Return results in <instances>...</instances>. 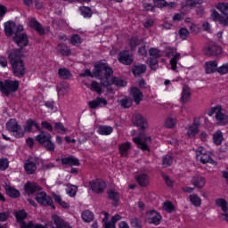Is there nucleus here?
<instances>
[{
	"mask_svg": "<svg viewBox=\"0 0 228 228\" xmlns=\"http://www.w3.org/2000/svg\"><path fill=\"white\" fill-rule=\"evenodd\" d=\"M132 122L136 127H139V136L134 137L133 142L136 143L138 149H142V151H149V145H151V142L152 139L151 136H145L143 131L149 127V123H147V119L143 118L141 114H134L132 118Z\"/></svg>",
	"mask_w": 228,
	"mask_h": 228,
	"instance_id": "f257e3e1",
	"label": "nucleus"
},
{
	"mask_svg": "<svg viewBox=\"0 0 228 228\" xmlns=\"http://www.w3.org/2000/svg\"><path fill=\"white\" fill-rule=\"evenodd\" d=\"M93 74L94 77L101 79L102 86H110L111 85L110 78L113 76V69L108 63L102 61L98 62L94 65Z\"/></svg>",
	"mask_w": 228,
	"mask_h": 228,
	"instance_id": "f03ea898",
	"label": "nucleus"
},
{
	"mask_svg": "<svg viewBox=\"0 0 228 228\" xmlns=\"http://www.w3.org/2000/svg\"><path fill=\"white\" fill-rule=\"evenodd\" d=\"M22 52L19 49H14L8 53V59L12 68V73L16 77H22L26 74L24 62H22Z\"/></svg>",
	"mask_w": 228,
	"mask_h": 228,
	"instance_id": "7ed1b4c3",
	"label": "nucleus"
},
{
	"mask_svg": "<svg viewBox=\"0 0 228 228\" xmlns=\"http://www.w3.org/2000/svg\"><path fill=\"white\" fill-rule=\"evenodd\" d=\"M52 140L53 135L45 131H41V133L36 136V142H38L40 145H43L49 152H53L55 149L54 142H53Z\"/></svg>",
	"mask_w": 228,
	"mask_h": 228,
	"instance_id": "20e7f679",
	"label": "nucleus"
},
{
	"mask_svg": "<svg viewBox=\"0 0 228 228\" xmlns=\"http://www.w3.org/2000/svg\"><path fill=\"white\" fill-rule=\"evenodd\" d=\"M18 90L19 82L17 80L5 79L4 81H0V92L4 94L6 97H8L10 94H15Z\"/></svg>",
	"mask_w": 228,
	"mask_h": 228,
	"instance_id": "39448f33",
	"label": "nucleus"
},
{
	"mask_svg": "<svg viewBox=\"0 0 228 228\" xmlns=\"http://www.w3.org/2000/svg\"><path fill=\"white\" fill-rule=\"evenodd\" d=\"M6 129L9 133H13V136L16 138L24 137V129H22V126L19 125V121H17V119L11 118L6 123Z\"/></svg>",
	"mask_w": 228,
	"mask_h": 228,
	"instance_id": "423d86ee",
	"label": "nucleus"
},
{
	"mask_svg": "<svg viewBox=\"0 0 228 228\" xmlns=\"http://www.w3.org/2000/svg\"><path fill=\"white\" fill-rule=\"evenodd\" d=\"M89 186L94 193L100 195V193H104V190H106V182L101 179L92 180L89 182Z\"/></svg>",
	"mask_w": 228,
	"mask_h": 228,
	"instance_id": "0eeeda50",
	"label": "nucleus"
},
{
	"mask_svg": "<svg viewBox=\"0 0 228 228\" xmlns=\"http://www.w3.org/2000/svg\"><path fill=\"white\" fill-rule=\"evenodd\" d=\"M204 53L207 56H219V54H222V47L214 42H210L205 46Z\"/></svg>",
	"mask_w": 228,
	"mask_h": 228,
	"instance_id": "6e6552de",
	"label": "nucleus"
},
{
	"mask_svg": "<svg viewBox=\"0 0 228 228\" xmlns=\"http://www.w3.org/2000/svg\"><path fill=\"white\" fill-rule=\"evenodd\" d=\"M37 165H38V158L37 157H30L26 160L24 168L28 175L37 172Z\"/></svg>",
	"mask_w": 228,
	"mask_h": 228,
	"instance_id": "1a4fd4ad",
	"label": "nucleus"
},
{
	"mask_svg": "<svg viewBox=\"0 0 228 228\" xmlns=\"http://www.w3.org/2000/svg\"><path fill=\"white\" fill-rule=\"evenodd\" d=\"M36 200L38 202V204H41V206H51L53 209H55V207L53 204V198L47 195V193L45 191L37 193L36 196Z\"/></svg>",
	"mask_w": 228,
	"mask_h": 228,
	"instance_id": "9d476101",
	"label": "nucleus"
},
{
	"mask_svg": "<svg viewBox=\"0 0 228 228\" xmlns=\"http://www.w3.org/2000/svg\"><path fill=\"white\" fill-rule=\"evenodd\" d=\"M118 60L123 65H131L134 61L133 53L129 50L122 51L118 53Z\"/></svg>",
	"mask_w": 228,
	"mask_h": 228,
	"instance_id": "9b49d317",
	"label": "nucleus"
},
{
	"mask_svg": "<svg viewBox=\"0 0 228 228\" xmlns=\"http://www.w3.org/2000/svg\"><path fill=\"white\" fill-rule=\"evenodd\" d=\"M13 41L15 44H17L18 47H26L29 44V39L28 38V34L21 33V34H16L13 37Z\"/></svg>",
	"mask_w": 228,
	"mask_h": 228,
	"instance_id": "f8f14e48",
	"label": "nucleus"
},
{
	"mask_svg": "<svg viewBox=\"0 0 228 228\" xmlns=\"http://www.w3.org/2000/svg\"><path fill=\"white\" fill-rule=\"evenodd\" d=\"M41 190L42 187L35 182H27L24 185V191L27 195H33V193H37V191H40Z\"/></svg>",
	"mask_w": 228,
	"mask_h": 228,
	"instance_id": "ddd939ff",
	"label": "nucleus"
},
{
	"mask_svg": "<svg viewBox=\"0 0 228 228\" xmlns=\"http://www.w3.org/2000/svg\"><path fill=\"white\" fill-rule=\"evenodd\" d=\"M122 220V216L117 214L112 216L111 221L108 222V214H105V217L102 219L104 228H115V224Z\"/></svg>",
	"mask_w": 228,
	"mask_h": 228,
	"instance_id": "4468645a",
	"label": "nucleus"
},
{
	"mask_svg": "<svg viewBox=\"0 0 228 228\" xmlns=\"http://www.w3.org/2000/svg\"><path fill=\"white\" fill-rule=\"evenodd\" d=\"M61 165H67L68 167H79V159L74 156L61 158Z\"/></svg>",
	"mask_w": 228,
	"mask_h": 228,
	"instance_id": "2eb2a0df",
	"label": "nucleus"
},
{
	"mask_svg": "<svg viewBox=\"0 0 228 228\" xmlns=\"http://www.w3.org/2000/svg\"><path fill=\"white\" fill-rule=\"evenodd\" d=\"M148 222L149 224H154V225H159L161 222V215H159L156 210H151L148 214Z\"/></svg>",
	"mask_w": 228,
	"mask_h": 228,
	"instance_id": "dca6fc26",
	"label": "nucleus"
},
{
	"mask_svg": "<svg viewBox=\"0 0 228 228\" xmlns=\"http://www.w3.org/2000/svg\"><path fill=\"white\" fill-rule=\"evenodd\" d=\"M132 72L135 77H138L142 76V74H145V72H147V66L140 63L134 64Z\"/></svg>",
	"mask_w": 228,
	"mask_h": 228,
	"instance_id": "f3484780",
	"label": "nucleus"
},
{
	"mask_svg": "<svg viewBox=\"0 0 228 228\" xmlns=\"http://www.w3.org/2000/svg\"><path fill=\"white\" fill-rule=\"evenodd\" d=\"M29 26L30 28H32V29H35L38 33V35H45V29L44 28L42 24H40V22L37 20V19L32 18L29 21Z\"/></svg>",
	"mask_w": 228,
	"mask_h": 228,
	"instance_id": "a211bd4d",
	"label": "nucleus"
},
{
	"mask_svg": "<svg viewBox=\"0 0 228 228\" xmlns=\"http://www.w3.org/2000/svg\"><path fill=\"white\" fill-rule=\"evenodd\" d=\"M4 28L6 37H12L15 34L16 24L14 21H6Z\"/></svg>",
	"mask_w": 228,
	"mask_h": 228,
	"instance_id": "6ab92c4d",
	"label": "nucleus"
},
{
	"mask_svg": "<svg viewBox=\"0 0 228 228\" xmlns=\"http://www.w3.org/2000/svg\"><path fill=\"white\" fill-rule=\"evenodd\" d=\"M131 94L135 104H140L143 101V93L138 87H133L131 90Z\"/></svg>",
	"mask_w": 228,
	"mask_h": 228,
	"instance_id": "aec40b11",
	"label": "nucleus"
},
{
	"mask_svg": "<svg viewBox=\"0 0 228 228\" xmlns=\"http://www.w3.org/2000/svg\"><path fill=\"white\" fill-rule=\"evenodd\" d=\"M101 104L106 106L108 104V101L103 97H98L95 100L88 102V106L91 108V110H95L96 108H99Z\"/></svg>",
	"mask_w": 228,
	"mask_h": 228,
	"instance_id": "412c9836",
	"label": "nucleus"
},
{
	"mask_svg": "<svg viewBox=\"0 0 228 228\" xmlns=\"http://www.w3.org/2000/svg\"><path fill=\"white\" fill-rule=\"evenodd\" d=\"M216 8L221 12V13H223V17H224V26H228V4H218Z\"/></svg>",
	"mask_w": 228,
	"mask_h": 228,
	"instance_id": "4be33fe9",
	"label": "nucleus"
},
{
	"mask_svg": "<svg viewBox=\"0 0 228 228\" xmlns=\"http://www.w3.org/2000/svg\"><path fill=\"white\" fill-rule=\"evenodd\" d=\"M199 134V123L193 122L192 125H190L187 131V136L189 138H195Z\"/></svg>",
	"mask_w": 228,
	"mask_h": 228,
	"instance_id": "5701e85b",
	"label": "nucleus"
},
{
	"mask_svg": "<svg viewBox=\"0 0 228 228\" xmlns=\"http://www.w3.org/2000/svg\"><path fill=\"white\" fill-rule=\"evenodd\" d=\"M53 221L54 222L57 228H72L70 225H69L61 217H60L58 215H53L52 216Z\"/></svg>",
	"mask_w": 228,
	"mask_h": 228,
	"instance_id": "b1692460",
	"label": "nucleus"
},
{
	"mask_svg": "<svg viewBox=\"0 0 228 228\" xmlns=\"http://www.w3.org/2000/svg\"><path fill=\"white\" fill-rule=\"evenodd\" d=\"M191 184L195 186V188H202L206 184V179L200 175H196L191 179Z\"/></svg>",
	"mask_w": 228,
	"mask_h": 228,
	"instance_id": "393cba45",
	"label": "nucleus"
},
{
	"mask_svg": "<svg viewBox=\"0 0 228 228\" xmlns=\"http://www.w3.org/2000/svg\"><path fill=\"white\" fill-rule=\"evenodd\" d=\"M136 181L142 188H145V186H149V175L147 174H140L136 176Z\"/></svg>",
	"mask_w": 228,
	"mask_h": 228,
	"instance_id": "a878e982",
	"label": "nucleus"
},
{
	"mask_svg": "<svg viewBox=\"0 0 228 228\" xmlns=\"http://www.w3.org/2000/svg\"><path fill=\"white\" fill-rule=\"evenodd\" d=\"M119 154L122 158H127L129 156V151L131 149V142H124L119 145Z\"/></svg>",
	"mask_w": 228,
	"mask_h": 228,
	"instance_id": "bb28decb",
	"label": "nucleus"
},
{
	"mask_svg": "<svg viewBox=\"0 0 228 228\" xmlns=\"http://www.w3.org/2000/svg\"><path fill=\"white\" fill-rule=\"evenodd\" d=\"M216 120H217L218 126H227L228 124V116L222 113V110L216 114Z\"/></svg>",
	"mask_w": 228,
	"mask_h": 228,
	"instance_id": "cd10ccee",
	"label": "nucleus"
},
{
	"mask_svg": "<svg viewBox=\"0 0 228 228\" xmlns=\"http://www.w3.org/2000/svg\"><path fill=\"white\" fill-rule=\"evenodd\" d=\"M107 195L108 198L110 199V200H113V206H118L117 202H118V200H120V193H118V191H114V190H109L107 191Z\"/></svg>",
	"mask_w": 228,
	"mask_h": 228,
	"instance_id": "c85d7f7f",
	"label": "nucleus"
},
{
	"mask_svg": "<svg viewBox=\"0 0 228 228\" xmlns=\"http://www.w3.org/2000/svg\"><path fill=\"white\" fill-rule=\"evenodd\" d=\"M218 64L216 61H211L206 63V72L207 74H213L214 72L218 71Z\"/></svg>",
	"mask_w": 228,
	"mask_h": 228,
	"instance_id": "c756f323",
	"label": "nucleus"
},
{
	"mask_svg": "<svg viewBox=\"0 0 228 228\" xmlns=\"http://www.w3.org/2000/svg\"><path fill=\"white\" fill-rule=\"evenodd\" d=\"M190 97H191V92L190 91V87L185 86L182 92L181 101L183 104H186L188 101H190Z\"/></svg>",
	"mask_w": 228,
	"mask_h": 228,
	"instance_id": "7c9ffc66",
	"label": "nucleus"
},
{
	"mask_svg": "<svg viewBox=\"0 0 228 228\" xmlns=\"http://www.w3.org/2000/svg\"><path fill=\"white\" fill-rule=\"evenodd\" d=\"M6 194L12 199H19L20 197V192L12 186L5 187Z\"/></svg>",
	"mask_w": 228,
	"mask_h": 228,
	"instance_id": "2f4dec72",
	"label": "nucleus"
},
{
	"mask_svg": "<svg viewBox=\"0 0 228 228\" xmlns=\"http://www.w3.org/2000/svg\"><path fill=\"white\" fill-rule=\"evenodd\" d=\"M211 19L215 22H219L223 26H224V22H225V17L220 15V13H218V12H216V10L212 11Z\"/></svg>",
	"mask_w": 228,
	"mask_h": 228,
	"instance_id": "473e14b6",
	"label": "nucleus"
},
{
	"mask_svg": "<svg viewBox=\"0 0 228 228\" xmlns=\"http://www.w3.org/2000/svg\"><path fill=\"white\" fill-rule=\"evenodd\" d=\"M57 50L61 53V54H62V56H70L71 50L65 44H59Z\"/></svg>",
	"mask_w": 228,
	"mask_h": 228,
	"instance_id": "72a5a7b5",
	"label": "nucleus"
},
{
	"mask_svg": "<svg viewBox=\"0 0 228 228\" xmlns=\"http://www.w3.org/2000/svg\"><path fill=\"white\" fill-rule=\"evenodd\" d=\"M57 92L60 95H66V94H69V84H67V82H61L57 86Z\"/></svg>",
	"mask_w": 228,
	"mask_h": 228,
	"instance_id": "f704fd0d",
	"label": "nucleus"
},
{
	"mask_svg": "<svg viewBox=\"0 0 228 228\" xmlns=\"http://www.w3.org/2000/svg\"><path fill=\"white\" fill-rule=\"evenodd\" d=\"M98 133L99 134H102L104 136H108L111 133H113V127L108 126H100L98 127Z\"/></svg>",
	"mask_w": 228,
	"mask_h": 228,
	"instance_id": "c9c22d12",
	"label": "nucleus"
},
{
	"mask_svg": "<svg viewBox=\"0 0 228 228\" xmlns=\"http://www.w3.org/2000/svg\"><path fill=\"white\" fill-rule=\"evenodd\" d=\"M53 199L57 202V204L61 205V208H64L65 209H69L70 208V205L67 203L66 201H62L61 196L53 193Z\"/></svg>",
	"mask_w": 228,
	"mask_h": 228,
	"instance_id": "e433bc0d",
	"label": "nucleus"
},
{
	"mask_svg": "<svg viewBox=\"0 0 228 228\" xmlns=\"http://www.w3.org/2000/svg\"><path fill=\"white\" fill-rule=\"evenodd\" d=\"M197 159L201 161L204 165L206 163H210L211 165H215V163H216L215 159L211 158V154L209 152L202 155L201 157H199Z\"/></svg>",
	"mask_w": 228,
	"mask_h": 228,
	"instance_id": "4c0bfd02",
	"label": "nucleus"
},
{
	"mask_svg": "<svg viewBox=\"0 0 228 228\" xmlns=\"http://www.w3.org/2000/svg\"><path fill=\"white\" fill-rule=\"evenodd\" d=\"M59 77L61 79H70L72 74L66 68H61L58 70Z\"/></svg>",
	"mask_w": 228,
	"mask_h": 228,
	"instance_id": "58836bf2",
	"label": "nucleus"
},
{
	"mask_svg": "<svg viewBox=\"0 0 228 228\" xmlns=\"http://www.w3.org/2000/svg\"><path fill=\"white\" fill-rule=\"evenodd\" d=\"M223 140H224V134H222V131L220 130L216 131L213 135L214 143H216V145H222Z\"/></svg>",
	"mask_w": 228,
	"mask_h": 228,
	"instance_id": "ea45409f",
	"label": "nucleus"
},
{
	"mask_svg": "<svg viewBox=\"0 0 228 228\" xmlns=\"http://www.w3.org/2000/svg\"><path fill=\"white\" fill-rule=\"evenodd\" d=\"M191 205L195 206L196 208H200V204H202V200H200V197L197 194H191L189 197Z\"/></svg>",
	"mask_w": 228,
	"mask_h": 228,
	"instance_id": "a19ab883",
	"label": "nucleus"
},
{
	"mask_svg": "<svg viewBox=\"0 0 228 228\" xmlns=\"http://www.w3.org/2000/svg\"><path fill=\"white\" fill-rule=\"evenodd\" d=\"M174 163V157L171 155H166L162 158V166L164 168H167V167H170Z\"/></svg>",
	"mask_w": 228,
	"mask_h": 228,
	"instance_id": "79ce46f5",
	"label": "nucleus"
},
{
	"mask_svg": "<svg viewBox=\"0 0 228 228\" xmlns=\"http://www.w3.org/2000/svg\"><path fill=\"white\" fill-rule=\"evenodd\" d=\"M176 120L177 119L175 118V116H168L165 122L166 127H168L169 129H173V127H175Z\"/></svg>",
	"mask_w": 228,
	"mask_h": 228,
	"instance_id": "37998d69",
	"label": "nucleus"
},
{
	"mask_svg": "<svg viewBox=\"0 0 228 228\" xmlns=\"http://www.w3.org/2000/svg\"><path fill=\"white\" fill-rule=\"evenodd\" d=\"M82 219L86 223L92 222V220H94V213H92L90 210H85L82 213Z\"/></svg>",
	"mask_w": 228,
	"mask_h": 228,
	"instance_id": "c03bdc74",
	"label": "nucleus"
},
{
	"mask_svg": "<svg viewBox=\"0 0 228 228\" xmlns=\"http://www.w3.org/2000/svg\"><path fill=\"white\" fill-rule=\"evenodd\" d=\"M69 42L72 45H76L77 47L81 45L83 40H81V36L75 34L70 37Z\"/></svg>",
	"mask_w": 228,
	"mask_h": 228,
	"instance_id": "a18cd8bd",
	"label": "nucleus"
},
{
	"mask_svg": "<svg viewBox=\"0 0 228 228\" xmlns=\"http://www.w3.org/2000/svg\"><path fill=\"white\" fill-rule=\"evenodd\" d=\"M110 85H116V86H126L127 85V83L124 80H122L119 77H113L110 80Z\"/></svg>",
	"mask_w": 228,
	"mask_h": 228,
	"instance_id": "49530a36",
	"label": "nucleus"
},
{
	"mask_svg": "<svg viewBox=\"0 0 228 228\" xmlns=\"http://www.w3.org/2000/svg\"><path fill=\"white\" fill-rule=\"evenodd\" d=\"M202 3H204V0H186L185 6H188L189 8H197V6L202 4Z\"/></svg>",
	"mask_w": 228,
	"mask_h": 228,
	"instance_id": "de8ad7c7",
	"label": "nucleus"
},
{
	"mask_svg": "<svg viewBox=\"0 0 228 228\" xmlns=\"http://www.w3.org/2000/svg\"><path fill=\"white\" fill-rule=\"evenodd\" d=\"M54 129L57 133H60V134H67V128L61 122L55 123Z\"/></svg>",
	"mask_w": 228,
	"mask_h": 228,
	"instance_id": "09e8293b",
	"label": "nucleus"
},
{
	"mask_svg": "<svg viewBox=\"0 0 228 228\" xmlns=\"http://www.w3.org/2000/svg\"><path fill=\"white\" fill-rule=\"evenodd\" d=\"M90 90H92V92H96L97 94H102V87L97 81H93L91 83Z\"/></svg>",
	"mask_w": 228,
	"mask_h": 228,
	"instance_id": "8fccbe9b",
	"label": "nucleus"
},
{
	"mask_svg": "<svg viewBox=\"0 0 228 228\" xmlns=\"http://www.w3.org/2000/svg\"><path fill=\"white\" fill-rule=\"evenodd\" d=\"M178 60H181V53H176L175 55H174L171 58L170 65H171L172 70H175V69H177V61H178Z\"/></svg>",
	"mask_w": 228,
	"mask_h": 228,
	"instance_id": "3c124183",
	"label": "nucleus"
},
{
	"mask_svg": "<svg viewBox=\"0 0 228 228\" xmlns=\"http://www.w3.org/2000/svg\"><path fill=\"white\" fill-rule=\"evenodd\" d=\"M80 12H81V15H83V17L90 19V17H92L93 15V12L92 9L90 7H80Z\"/></svg>",
	"mask_w": 228,
	"mask_h": 228,
	"instance_id": "603ef678",
	"label": "nucleus"
},
{
	"mask_svg": "<svg viewBox=\"0 0 228 228\" xmlns=\"http://www.w3.org/2000/svg\"><path fill=\"white\" fill-rule=\"evenodd\" d=\"M66 191L69 197H76V194L77 193V186L68 184V189Z\"/></svg>",
	"mask_w": 228,
	"mask_h": 228,
	"instance_id": "864d4df0",
	"label": "nucleus"
},
{
	"mask_svg": "<svg viewBox=\"0 0 228 228\" xmlns=\"http://www.w3.org/2000/svg\"><path fill=\"white\" fill-rule=\"evenodd\" d=\"M34 126H35V120H33L32 118H28L27 120V125L24 126V130H23L24 133H31Z\"/></svg>",
	"mask_w": 228,
	"mask_h": 228,
	"instance_id": "5fc2aeb1",
	"label": "nucleus"
},
{
	"mask_svg": "<svg viewBox=\"0 0 228 228\" xmlns=\"http://www.w3.org/2000/svg\"><path fill=\"white\" fill-rule=\"evenodd\" d=\"M131 104H133V102L131 101V99L127 98L126 96L123 97L120 100V106H122V108H124L125 110L126 108H131Z\"/></svg>",
	"mask_w": 228,
	"mask_h": 228,
	"instance_id": "6e6d98bb",
	"label": "nucleus"
},
{
	"mask_svg": "<svg viewBox=\"0 0 228 228\" xmlns=\"http://www.w3.org/2000/svg\"><path fill=\"white\" fill-rule=\"evenodd\" d=\"M148 61H149V65H150V68L151 69V70H156L158 69L159 64H158L157 58L150 57L148 59Z\"/></svg>",
	"mask_w": 228,
	"mask_h": 228,
	"instance_id": "4d7b16f0",
	"label": "nucleus"
},
{
	"mask_svg": "<svg viewBox=\"0 0 228 228\" xmlns=\"http://www.w3.org/2000/svg\"><path fill=\"white\" fill-rule=\"evenodd\" d=\"M216 206H218V208H221L222 210L226 213L228 208H227V201H225V200L224 199H219L216 200Z\"/></svg>",
	"mask_w": 228,
	"mask_h": 228,
	"instance_id": "13d9d810",
	"label": "nucleus"
},
{
	"mask_svg": "<svg viewBox=\"0 0 228 228\" xmlns=\"http://www.w3.org/2000/svg\"><path fill=\"white\" fill-rule=\"evenodd\" d=\"M151 58H161V51L158 50L157 48H151L149 51Z\"/></svg>",
	"mask_w": 228,
	"mask_h": 228,
	"instance_id": "bf43d9fd",
	"label": "nucleus"
},
{
	"mask_svg": "<svg viewBox=\"0 0 228 228\" xmlns=\"http://www.w3.org/2000/svg\"><path fill=\"white\" fill-rule=\"evenodd\" d=\"M130 224L134 228H142V221L138 217H133Z\"/></svg>",
	"mask_w": 228,
	"mask_h": 228,
	"instance_id": "052dcab7",
	"label": "nucleus"
},
{
	"mask_svg": "<svg viewBox=\"0 0 228 228\" xmlns=\"http://www.w3.org/2000/svg\"><path fill=\"white\" fill-rule=\"evenodd\" d=\"M189 35H190V32L186 28H180L179 36L182 40H186L188 38Z\"/></svg>",
	"mask_w": 228,
	"mask_h": 228,
	"instance_id": "680f3d73",
	"label": "nucleus"
},
{
	"mask_svg": "<svg viewBox=\"0 0 228 228\" xmlns=\"http://www.w3.org/2000/svg\"><path fill=\"white\" fill-rule=\"evenodd\" d=\"M163 209L167 211V213H172L174 211V204L170 201H167L163 204Z\"/></svg>",
	"mask_w": 228,
	"mask_h": 228,
	"instance_id": "e2e57ef3",
	"label": "nucleus"
},
{
	"mask_svg": "<svg viewBox=\"0 0 228 228\" xmlns=\"http://www.w3.org/2000/svg\"><path fill=\"white\" fill-rule=\"evenodd\" d=\"M208 153V151L206 149H204V147L200 146L196 150V158L199 159L201 156H204Z\"/></svg>",
	"mask_w": 228,
	"mask_h": 228,
	"instance_id": "0e129e2a",
	"label": "nucleus"
},
{
	"mask_svg": "<svg viewBox=\"0 0 228 228\" xmlns=\"http://www.w3.org/2000/svg\"><path fill=\"white\" fill-rule=\"evenodd\" d=\"M154 1V6L156 8H165L167 6V1L165 0H153Z\"/></svg>",
	"mask_w": 228,
	"mask_h": 228,
	"instance_id": "69168bd1",
	"label": "nucleus"
},
{
	"mask_svg": "<svg viewBox=\"0 0 228 228\" xmlns=\"http://www.w3.org/2000/svg\"><path fill=\"white\" fill-rule=\"evenodd\" d=\"M8 159H0V170H6V168H8Z\"/></svg>",
	"mask_w": 228,
	"mask_h": 228,
	"instance_id": "338daca9",
	"label": "nucleus"
},
{
	"mask_svg": "<svg viewBox=\"0 0 228 228\" xmlns=\"http://www.w3.org/2000/svg\"><path fill=\"white\" fill-rule=\"evenodd\" d=\"M217 72L219 73V74H228V63H226V64H224L223 66H221V67H219L218 69H217Z\"/></svg>",
	"mask_w": 228,
	"mask_h": 228,
	"instance_id": "774afa93",
	"label": "nucleus"
}]
</instances>
